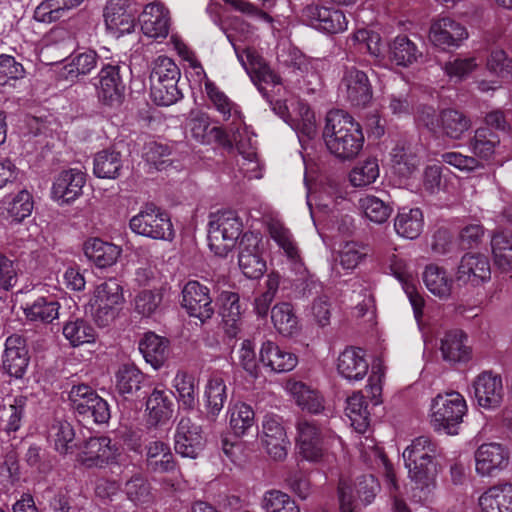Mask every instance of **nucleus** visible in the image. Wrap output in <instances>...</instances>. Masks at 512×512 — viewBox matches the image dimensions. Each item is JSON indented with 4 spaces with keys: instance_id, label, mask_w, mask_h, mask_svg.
I'll use <instances>...</instances> for the list:
<instances>
[{
    "instance_id": "1",
    "label": "nucleus",
    "mask_w": 512,
    "mask_h": 512,
    "mask_svg": "<svg viewBox=\"0 0 512 512\" xmlns=\"http://www.w3.org/2000/svg\"><path fill=\"white\" fill-rule=\"evenodd\" d=\"M323 139L328 150L341 160L354 159L364 144L361 125L340 109L327 113Z\"/></svg>"
},
{
    "instance_id": "2",
    "label": "nucleus",
    "mask_w": 512,
    "mask_h": 512,
    "mask_svg": "<svg viewBox=\"0 0 512 512\" xmlns=\"http://www.w3.org/2000/svg\"><path fill=\"white\" fill-rule=\"evenodd\" d=\"M124 303L123 288L119 281L110 278L97 285L90 300L91 314L99 327L109 326Z\"/></svg>"
},
{
    "instance_id": "3",
    "label": "nucleus",
    "mask_w": 512,
    "mask_h": 512,
    "mask_svg": "<svg viewBox=\"0 0 512 512\" xmlns=\"http://www.w3.org/2000/svg\"><path fill=\"white\" fill-rule=\"evenodd\" d=\"M243 224L234 211H222L211 216L208 230L210 249L218 256H226L235 246Z\"/></svg>"
},
{
    "instance_id": "4",
    "label": "nucleus",
    "mask_w": 512,
    "mask_h": 512,
    "mask_svg": "<svg viewBox=\"0 0 512 512\" xmlns=\"http://www.w3.org/2000/svg\"><path fill=\"white\" fill-rule=\"evenodd\" d=\"M69 400L79 422L104 424L111 417L108 403L86 384L73 386Z\"/></svg>"
},
{
    "instance_id": "5",
    "label": "nucleus",
    "mask_w": 512,
    "mask_h": 512,
    "mask_svg": "<svg viewBox=\"0 0 512 512\" xmlns=\"http://www.w3.org/2000/svg\"><path fill=\"white\" fill-rule=\"evenodd\" d=\"M432 423L435 429L458 434L459 425L466 414L467 406L463 396L456 392L439 394L432 404Z\"/></svg>"
},
{
    "instance_id": "6",
    "label": "nucleus",
    "mask_w": 512,
    "mask_h": 512,
    "mask_svg": "<svg viewBox=\"0 0 512 512\" xmlns=\"http://www.w3.org/2000/svg\"><path fill=\"white\" fill-rule=\"evenodd\" d=\"M236 25H240L241 27L245 26L246 30L248 29V25H246L240 19L235 18L231 23L232 28L225 30L226 36L229 42L232 44L238 59L250 74L252 81L258 86V89L263 94V96L268 98L267 92L261 86V83H271L278 85L281 83V77L277 75L263 60V58L253 49L246 48L243 49L242 54L240 53L239 47L235 43V37L231 32L232 29H235ZM244 30L245 29L242 28V31Z\"/></svg>"
},
{
    "instance_id": "7",
    "label": "nucleus",
    "mask_w": 512,
    "mask_h": 512,
    "mask_svg": "<svg viewBox=\"0 0 512 512\" xmlns=\"http://www.w3.org/2000/svg\"><path fill=\"white\" fill-rule=\"evenodd\" d=\"M129 226L134 233L152 239L171 240L174 235L169 214L153 203L146 204L133 216Z\"/></svg>"
},
{
    "instance_id": "8",
    "label": "nucleus",
    "mask_w": 512,
    "mask_h": 512,
    "mask_svg": "<svg viewBox=\"0 0 512 512\" xmlns=\"http://www.w3.org/2000/svg\"><path fill=\"white\" fill-rule=\"evenodd\" d=\"M338 89L345 101L355 108H366L373 99V87L367 73L354 65L343 66Z\"/></svg>"
},
{
    "instance_id": "9",
    "label": "nucleus",
    "mask_w": 512,
    "mask_h": 512,
    "mask_svg": "<svg viewBox=\"0 0 512 512\" xmlns=\"http://www.w3.org/2000/svg\"><path fill=\"white\" fill-rule=\"evenodd\" d=\"M296 428L299 454L310 462L322 460L325 452L322 427L314 419L303 417L298 419Z\"/></svg>"
},
{
    "instance_id": "10",
    "label": "nucleus",
    "mask_w": 512,
    "mask_h": 512,
    "mask_svg": "<svg viewBox=\"0 0 512 512\" xmlns=\"http://www.w3.org/2000/svg\"><path fill=\"white\" fill-rule=\"evenodd\" d=\"M119 456V447L109 437H90L80 447L78 461L87 468H103L117 462Z\"/></svg>"
},
{
    "instance_id": "11",
    "label": "nucleus",
    "mask_w": 512,
    "mask_h": 512,
    "mask_svg": "<svg viewBox=\"0 0 512 512\" xmlns=\"http://www.w3.org/2000/svg\"><path fill=\"white\" fill-rule=\"evenodd\" d=\"M181 306L190 317L202 323L211 319L215 313L210 289L199 281L190 280L182 288Z\"/></svg>"
},
{
    "instance_id": "12",
    "label": "nucleus",
    "mask_w": 512,
    "mask_h": 512,
    "mask_svg": "<svg viewBox=\"0 0 512 512\" xmlns=\"http://www.w3.org/2000/svg\"><path fill=\"white\" fill-rule=\"evenodd\" d=\"M206 439L200 425L189 417H182L174 435V449L182 457L196 459L204 450Z\"/></svg>"
},
{
    "instance_id": "13",
    "label": "nucleus",
    "mask_w": 512,
    "mask_h": 512,
    "mask_svg": "<svg viewBox=\"0 0 512 512\" xmlns=\"http://www.w3.org/2000/svg\"><path fill=\"white\" fill-rule=\"evenodd\" d=\"M474 458L476 473L492 477L508 467L510 451L501 443H483L476 449Z\"/></svg>"
},
{
    "instance_id": "14",
    "label": "nucleus",
    "mask_w": 512,
    "mask_h": 512,
    "mask_svg": "<svg viewBox=\"0 0 512 512\" xmlns=\"http://www.w3.org/2000/svg\"><path fill=\"white\" fill-rule=\"evenodd\" d=\"M260 242V235L253 232H245L239 242V267L249 279H258L266 271V262L259 250Z\"/></svg>"
},
{
    "instance_id": "15",
    "label": "nucleus",
    "mask_w": 512,
    "mask_h": 512,
    "mask_svg": "<svg viewBox=\"0 0 512 512\" xmlns=\"http://www.w3.org/2000/svg\"><path fill=\"white\" fill-rule=\"evenodd\" d=\"M98 100L106 106H119L124 98L125 85L118 65H105L98 74L95 83Z\"/></svg>"
},
{
    "instance_id": "16",
    "label": "nucleus",
    "mask_w": 512,
    "mask_h": 512,
    "mask_svg": "<svg viewBox=\"0 0 512 512\" xmlns=\"http://www.w3.org/2000/svg\"><path fill=\"white\" fill-rule=\"evenodd\" d=\"M261 441L268 455L275 461H283L287 457L290 441L278 416L264 417Z\"/></svg>"
},
{
    "instance_id": "17",
    "label": "nucleus",
    "mask_w": 512,
    "mask_h": 512,
    "mask_svg": "<svg viewBox=\"0 0 512 512\" xmlns=\"http://www.w3.org/2000/svg\"><path fill=\"white\" fill-rule=\"evenodd\" d=\"M26 339L19 334H12L5 340L2 355L3 369L12 377L21 378L29 364Z\"/></svg>"
},
{
    "instance_id": "18",
    "label": "nucleus",
    "mask_w": 512,
    "mask_h": 512,
    "mask_svg": "<svg viewBox=\"0 0 512 512\" xmlns=\"http://www.w3.org/2000/svg\"><path fill=\"white\" fill-rule=\"evenodd\" d=\"M103 16L107 31L114 37L131 33L135 28V15L127 0H110L105 6Z\"/></svg>"
},
{
    "instance_id": "19",
    "label": "nucleus",
    "mask_w": 512,
    "mask_h": 512,
    "mask_svg": "<svg viewBox=\"0 0 512 512\" xmlns=\"http://www.w3.org/2000/svg\"><path fill=\"white\" fill-rule=\"evenodd\" d=\"M303 16L311 26L327 33L336 34L347 27L345 14L339 9L308 5L303 10Z\"/></svg>"
},
{
    "instance_id": "20",
    "label": "nucleus",
    "mask_w": 512,
    "mask_h": 512,
    "mask_svg": "<svg viewBox=\"0 0 512 512\" xmlns=\"http://www.w3.org/2000/svg\"><path fill=\"white\" fill-rule=\"evenodd\" d=\"M474 396L480 407L494 409L500 406L504 397V388L500 376L483 372L473 383Z\"/></svg>"
},
{
    "instance_id": "21",
    "label": "nucleus",
    "mask_w": 512,
    "mask_h": 512,
    "mask_svg": "<svg viewBox=\"0 0 512 512\" xmlns=\"http://www.w3.org/2000/svg\"><path fill=\"white\" fill-rule=\"evenodd\" d=\"M490 277V264L486 256L467 253L461 258L456 273L459 282L476 287L490 280Z\"/></svg>"
},
{
    "instance_id": "22",
    "label": "nucleus",
    "mask_w": 512,
    "mask_h": 512,
    "mask_svg": "<svg viewBox=\"0 0 512 512\" xmlns=\"http://www.w3.org/2000/svg\"><path fill=\"white\" fill-rule=\"evenodd\" d=\"M467 37L466 28L449 17L435 21L430 27L429 38L431 42L443 49L459 46Z\"/></svg>"
},
{
    "instance_id": "23",
    "label": "nucleus",
    "mask_w": 512,
    "mask_h": 512,
    "mask_svg": "<svg viewBox=\"0 0 512 512\" xmlns=\"http://www.w3.org/2000/svg\"><path fill=\"white\" fill-rule=\"evenodd\" d=\"M86 175L79 169L63 170L55 178L52 186V196L63 203L74 201L82 194Z\"/></svg>"
},
{
    "instance_id": "24",
    "label": "nucleus",
    "mask_w": 512,
    "mask_h": 512,
    "mask_svg": "<svg viewBox=\"0 0 512 512\" xmlns=\"http://www.w3.org/2000/svg\"><path fill=\"white\" fill-rule=\"evenodd\" d=\"M259 360L264 367L276 373L289 372L298 363V358L294 353L279 347L276 343L269 340L262 344Z\"/></svg>"
},
{
    "instance_id": "25",
    "label": "nucleus",
    "mask_w": 512,
    "mask_h": 512,
    "mask_svg": "<svg viewBox=\"0 0 512 512\" xmlns=\"http://www.w3.org/2000/svg\"><path fill=\"white\" fill-rule=\"evenodd\" d=\"M242 131L239 125L233 126L229 131L225 130L221 126H213L209 129L208 135L203 144L216 143L227 151L236 149L238 153L244 155V157L253 161L256 157V153L253 150L245 151V144L242 140Z\"/></svg>"
},
{
    "instance_id": "26",
    "label": "nucleus",
    "mask_w": 512,
    "mask_h": 512,
    "mask_svg": "<svg viewBox=\"0 0 512 512\" xmlns=\"http://www.w3.org/2000/svg\"><path fill=\"white\" fill-rule=\"evenodd\" d=\"M369 364L361 348H346L338 357L337 370L350 381L362 380L368 373Z\"/></svg>"
},
{
    "instance_id": "27",
    "label": "nucleus",
    "mask_w": 512,
    "mask_h": 512,
    "mask_svg": "<svg viewBox=\"0 0 512 512\" xmlns=\"http://www.w3.org/2000/svg\"><path fill=\"white\" fill-rule=\"evenodd\" d=\"M145 467L150 473L164 474L176 469L170 446L160 440L149 442L145 447Z\"/></svg>"
},
{
    "instance_id": "28",
    "label": "nucleus",
    "mask_w": 512,
    "mask_h": 512,
    "mask_svg": "<svg viewBox=\"0 0 512 512\" xmlns=\"http://www.w3.org/2000/svg\"><path fill=\"white\" fill-rule=\"evenodd\" d=\"M205 92L212 107L220 114L223 121L231 120L233 126H240L244 123L240 107L221 91L215 83L206 81Z\"/></svg>"
},
{
    "instance_id": "29",
    "label": "nucleus",
    "mask_w": 512,
    "mask_h": 512,
    "mask_svg": "<svg viewBox=\"0 0 512 512\" xmlns=\"http://www.w3.org/2000/svg\"><path fill=\"white\" fill-rule=\"evenodd\" d=\"M408 470L413 483V498L419 502L428 501L436 489L437 465L410 467Z\"/></svg>"
},
{
    "instance_id": "30",
    "label": "nucleus",
    "mask_w": 512,
    "mask_h": 512,
    "mask_svg": "<svg viewBox=\"0 0 512 512\" xmlns=\"http://www.w3.org/2000/svg\"><path fill=\"white\" fill-rule=\"evenodd\" d=\"M141 29L151 38H165L169 33L168 11L159 4L150 3L145 6L141 15Z\"/></svg>"
},
{
    "instance_id": "31",
    "label": "nucleus",
    "mask_w": 512,
    "mask_h": 512,
    "mask_svg": "<svg viewBox=\"0 0 512 512\" xmlns=\"http://www.w3.org/2000/svg\"><path fill=\"white\" fill-rule=\"evenodd\" d=\"M437 455V444L427 436H420L414 439L403 452V458L407 468L436 464L434 460Z\"/></svg>"
},
{
    "instance_id": "32",
    "label": "nucleus",
    "mask_w": 512,
    "mask_h": 512,
    "mask_svg": "<svg viewBox=\"0 0 512 512\" xmlns=\"http://www.w3.org/2000/svg\"><path fill=\"white\" fill-rule=\"evenodd\" d=\"M467 341L468 337L462 330L446 332L440 346L443 359L450 363L468 361L471 357V348Z\"/></svg>"
},
{
    "instance_id": "33",
    "label": "nucleus",
    "mask_w": 512,
    "mask_h": 512,
    "mask_svg": "<svg viewBox=\"0 0 512 512\" xmlns=\"http://www.w3.org/2000/svg\"><path fill=\"white\" fill-rule=\"evenodd\" d=\"M169 340L156 335L153 332H147L139 342V351L145 361L154 369L161 368L169 356Z\"/></svg>"
},
{
    "instance_id": "34",
    "label": "nucleus",
    "mask_w": 512,
    "mask_h": 512,
    "mask_svg": "<svg viewBox=\"0 0 512 512\" xmlns=\"http://www.w3.org/2000/svg\"><path fill=\"white\" fill-rule=\"evenodd\" d=\"M239 299V295L231 291H222L217 299L219 314L225 325L226 333L231 337L237 335L242 320Z\"/></svg>"
},
{
    "instance_id": "35",
    "label": "nucleus",
    "mask_w": 512,
    "mask_h": 512,
    "mask_svg": "<svg viewBox=\"0 0 512 512\" xmlns=\"http://www.w3.org/2000/svg\"><path fill=\"white\" fill-rule=\"evenodd\" d=\"M483 512H512V484L490 487L479 498Z\"/></svg>"
},
{
    "instance_id": "36",
    "label": "nucleus",
    "mask_w": 512,
    "mask_h": 512,
    "mask_svg": "<svg viewBox=\"0 0 512 512\" xmlns=\"http://www.w3.org/2000/svg\"><path fill=\"white\" fill-rule=\"evenodd\" d=\"M146 410L148 411L147 422L157 426L168 421L173 414V402L171 392L154 389L147 399Z\"/></svg>"
},
{
    "instance_id": "37",
    "label": "nucleus",
    "mask_w": 512,
    "mask_h": 512,
    "mask_svg": "<svg viewBox=\"0 0 512 512\" xmlns=\"http://www.w3.org/2000/svg\"><path fill=\"white\" fill-rule=\"evenodd\" d=\"M84 253L86 257L98 267L105 268L113 265L117 261L121 249L99 238H90L84 243Z\"/></svg>"
},
{
    "instance_id": "38",
    "label": "nucleus",
    "mask_w": 512,
    "mask_h": 512,
    "mask_svg": "<svg viewBox=\"0 0 512 512\" xmlns=\"http://www.w3.org/2000/svg\"><path fill=\"white\" fill-rule=\"evenodd\" d=\"M422 57V51L406 35L395 37L389 44V58L397 66L408 67Z\"/></svg>"
},
{
    "instance_id": "39",
    "label": "nucleus",
    "mask_w": 512,
    "mask_h": 512,
    "mask_svg": "<svg viewBox=\"0 0 512 512\" xmlns=\"http://www.w3.org/2000/svg\"><path fill=\"white\" fill-rule=\"evenodd\" d=\"M59 303L53 297H38L23 308L26 319L30 322L49 324L59 316Z\"/></svg>"
},
{
    "instance_id": "40",
    "label": "nucleus",
    "mask_w": 512,
    "mask_h": 512,
    "mask_svg": "<svg viewBox=\"0 0 512 512\" xmlns=\"http://www.w3.org/2000/svg\"><path fill=\"white\" fill-rule=\"evenodd\" d=\"M207 417L211 420L219 415L227 400V387L224 379L219 374H213L205 387Z\"/></svg>"
},
{
    "instance_id": "41",
    "label": "nucleus",
    "mask_w": 512,
    "mask_h": 512,
    "mask_svg": "<svg viewBox=\"0 0 512 512\" xmlns=\"http://www.w3.org/2000/svg\"><path fill=\"white\" fill-rule=\"evenodd\" d=\"M470 118L462 111L447 108L440 112V128L442 134L454 140H458L471 128Z\"/></svg>"
},
{
    "instance_id": "42",
    "label": "nucleus",
    "mask_w": 512,
    "mask_h": 512,
    "mask_svg": "<svg viewBox=\"0 0 512 512\" xmlns=\"http://www.w3.org/2000/svg\"><path fill=\"white\" fill-rule=\"evenodd\" d=\"M423 281L427 289L440 299H447L452 292L453 281L448 277L444 268L435 264L426 266Z\"/></svg>"
},
{
    "instance_id": "43",
    "label": "nucleus",
    "mask_w": 512,
    "mask_h": 512,
    "mask_svg": "<svg viewBox=\"0 0 512 512\" xmlns=\"http://www.w3.org/2000/svg\"><path fill=\"white\" fill-rule=\"evenodd\" d=\"M423 224V214L419 208H403L395 218L394 227L401 237L416 239L423 230Z\"/></svg>"
},
{
    "instance_id": "44",
    "label": "nucleus",
    "mask_w": 512,
    "mask_h": 512,
    "mask_svg": "<svg viewBox=\"0 0 512 512\" xmlns=\"http://www.w3.org/2000/svg\"><path fill=\"white\" fill-rule=\"evenodd\" d=\"M255 426V412L250 405L237 402L229 409V427L235 436H244Z\"/></svg>"
},
{
    "instance_id": "45",
    "label": "nucleus",
    "mask_w": 512,
    "mask_h": 512,
    "mask_svg": "<svg viewBox=\"0 0 512 512\" xmlns=\"http://www.w3.org/2000/svg\"><path fill=\"white\" fill-rule=\"evenodd\" d=\"M123 167L121 153L115 150H102L94 157V174L98 178L116 179Z\"/></svg>"
},
{
    "instance_id": "46",
    "label": "nucleus",
    "mask_w": 512,
    "mask_h": 512,
    "mask_svg": "<svg viewBox=\"0 0 512 512\" xmlns=\"http://www.w3.org/2000/svg\"><path fill=\"white\" fill-rule=\"evenodd\" d=\"M98 55L93 50H87L74 56L70 63L66 64L61 75L68 81H75L80 76L90 74L97 66Z\"/></svg>"
},
{
    "instance_id": "47",
    "label": "nucleus",
    "mask_w": 512,
    "mask_h": 512,
    "mask_svg": "<svg viewBox=\"0 0 512 512\" xmlns=\"http://www.w3.org/2000/svg\"><path fill=\"white\" fill-rule=\"evenodd\" d=\"M271 320L275 329L283 336H292L298 332V318L290 303L274 305L271 309Z\"/></svg>"
},
{
    "instance_id": "48",
    "label": "nucleus",
    "mask_w": 512,
    "mask_h": 512,
    "mask_svg": "<svg viewBox=\"0 0 512 512\" xmlns=\"http://www.w3.org/2000/svg\"><path fill=\"white\" fill-rule=\"evenodd\" d=\"M346 402L345 412L351 421V425L357 432L364 433L369 426L370 417L365 397L360 392L353 393L347 398Z\"/></svg>"
},
{
    "instance_id": "49",
    "label": "nucleus",
    "mask_w": 512,
    "mask_h": 512,
    "mask_svg": "<svg viewBox=\"0 0 512 512\" xmlns=\"http://www.w3.org/2000/svg\"><path fill=\"white\" fill-rule=\"evenodd\" d=\"M197 386L195 377L186 372H178L174 379V387L178 393V401L183 409L192 411L197 404Z\"/></svg>"
},
{
    "instance_id": "50",
    "label": "nucleus",
    "mask_w": 512,
    "mask_h": 512,
    "mask_svg": "<svg viewBox=\"0 0 512 512\" xmlns=\"http://www.w3.org/2000/svg\"><path fill=\"white\" fill-rule=\"evenodd\" d=\"M50 434L56 451L63 455L74 452L76 447L75 431L70 422L64 419H56L51 425Z\"/></svg>"
},
{
    "instance_id": "51",
    "label": "nucleus",
    "mask_w": 512,
    "mask_h": 512,
    "mask_svg": "<svg viewBox=\"0 0 512 512\" xmlns=\"http://www.w3.org/2000/svg\"><path fill=\"white\" fill-rule=\"evenodd\" d=\"M63 335L74 347L95 340L94 328L83 318L67 321L63 326Z\"/></svg>"
},
{
    "instance_id": "52",
    "label": "nucleus",
    "mask_w": 512,
    "mask_h": 512,
    "mask_svg": "<svg viewBox=\"0 0 512 512\" xmlns=\"http://www.w3.org/2000/svg\"><path fill=\"white\" fill-rule=\"evenodd\" d=\"M116 387L121 394H133L141 389L144 374L134 365L124 364L115 375Z\"/></svg>"
},
{
    "instance_id": "53",
    "label": "nucleus",
    "mask_w": 512,
    "mask_h": 512,
    "mask_svg": "<svg viewBox=\"0 0 512 512\" xmlns=\"http://www.w3.org/2000/svg\"><path fill=\"white\" fill-rule=\"evenodd\" d=\"M491 246L495 264L504 271L512 268V235L506 232L494 234Z\"/></svg>"
},
{
    "instance_id": "54",
    "label": "nucleus",
    "mask_w": 512,
    "mask_h": 512,
    "mask_svg": "<svg viewBox=\"0 0 512 512\" xmlns=\"http://www.w3.org/2000/svg\"><path fill=\"white\" fill-rule=\"evenodd\" d=\"M179 79L151 83L150 91L153 101L160 106H170L182 98L178 87Z\"/></svg>"
},
{
    "instance_id": "55",
    "label": "nucleus",
    "mask_w": 512,
    "mask_h": 512,
    "mask_svg": "<svg viewBox=\"0 0 512 512\" xmlns=\"http://www.w3.org/2000/svg\"><path fill=\"white\" fill-rule=\"evenodd\" d=\"M261 506L265 512H300V508L288 494L276 489L264 493Z\"/></svg>"
},
{
    "instance_id": "56",
    "label": "nucleus",
    "mask_w": 512,
    "mask_h": 512,
    "mask_svg": "<svg viewBox=\"0 0 512 512\" xmlns=\"http://www.w3.org/2000/svg\"><path fill=\"white\" fill-rule=\"evenodd\" d=\"M500 143L499 136L489 128H478L472 140V149L480 158L489 159Z\"/></svg>"
},
{
    "instance_id": "57",
    "label": "nucleus",
    "mask_w": 512,
    "mask_h": 512,
    "mask_svg": "<svg viewBox=\"0 0 512 512\" xmlns=\"http://www.w3.org/2000/svg\"><path fill=\"white\" fill-rule=\"evenodd\" d=\"M163 294L160 290H142L134 298V309L143 317H151L160 308Z\"/></svg>"
},
{
    "instance_id": "58",
    "label": "nucleus",
    "mask_w": 512,
    "mask_h": 512,
    "mask_svg": "<svg viewBox=\"0 0 512 512\" xmlns=\"http://www.w3.org/2000/svg\"><path fill=\"white\" fill-rule=\"evenodd\" d=\"M360 206L365 216L378 224L384 223L392 213V207L389 204L373 195L361 198Z\"/></svg>"
},
{
    "instance_id": "59",
    "label": "nucleus",
    "mask_w": 512,
    "mask_h": 512,
    "mask_svg": "<svg viewBox=\"0 0 512 512\" xmlns=\"http://www.w3.org/2000/svg\"><path fill=\"white\" fill-rule=\"evenodd\" d=\"M379 176L378 160L367 158L350 172V182L355 187L366 186L373 183Z\"/></svg>"
},
{
    "instance_id": "60",
    "label": "nucleus",
    "mask_w": 512,
    "mask_h": 512,
    "mask_svg": "<svg viewBox=\"0 0 512 512\" xmlns=\"http://www.w3.org/2000/svg\"><path fill=\"white\" fill-rule=\"evenodd\" d=\"M181 71L173 59L167 56H159L153 62L150 74V83L180 79Z\"/></svg>"
},
{
    "instance_id": "61",
    "label": "nucleus",
    "mask_w": 512,
    "mask_h": 512,
    "mask_svg": "<svg viewBox=\"0 0 512 512\" xmlns=\"http://www.w3.org/2000/svg\"><path fill=\"white\" fill-rule=\"evenodd\" d=\"M67 11L62 0H44L36 7L34 18L39 22L51 23L65 17Z\"/></svg>"
},
{
    "instance_id": "62",
    "label": "nucleus",
    "mask_w": 512,
    "mask_h": 512,
    "mask_svg": "<svg viewBox=\"0 0 512 512\" xmlns=\"http://www.w3.org/2000/svg\"><path fill=\"white\" fill-rule=\"evenodd\" d=\"M351 41L358 45L359 51H365L374 58L382 55L381 37L378 33L360 29L352 35Z\"/></svg>"
},
{
    "instance_id": "63",
    "label": "nucleus",
    "mask_w": 512,
    "mask_h": 512,
    "mask_svg": "<svg viewBox=\"0 0 512 512\" xmlns=\"http://www.w3.org/2000/svg\"><path fill=\"white\" fill-rule=\"evenodd\" d=\"M294 389L296 402L303 410L318 414L324 409L323 398L318 392L310 390L304 384H296Z\"/></svg>"
},
{
    "instance_id": "64",
    "label": "nucleus",
    "mask_w": 512,
    "mask_h": 512,
    "mask_svg": "<svg viewBox=\"0 0 512 512\" xmlns=\"http://www.w3.org/2000/svg\"><path fill=\"white\" fill-rule=\"evenodd\" d=\"M124 492L134 503H146L150 500V485L140 474L132 476L125 483Z\"/></svg>"
}]
</instances>
